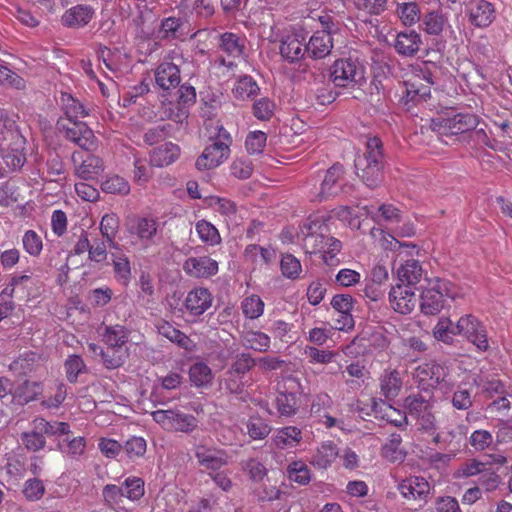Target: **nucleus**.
<instances>
[{
  "instance_id": "obj_54",
  "label": "nucleus",
  "mask_w": 512,
  "mask_h": 512,
  "mask_svg": "<svg viewBox=\"0 0 512 512\" xmlns=\"http://www.w3.org/2000/svg\"><path fill=\"white\" fill-rule=\"evenodd\" d=\"M280 270L283 277L295 280L302 272V265L294 255L288 253L284 254L280 260Z\"/></svg>"
},
{
  "instance_id": "obj_38",
  "label": "nucleus",
  "mask_w": 512,
  "mask_h": 512,
  "mask_svg": "<svg viewBox=\"0 0 512 512\" xmlns=\"http://www.w3.org/2000/svg\"><path fill=\"white\" fill-rule=\"evenodd\" d=\"M204 203L225 221L232 220L236 214V205L228 198L210 195L204 197Z\"/></svg>"
},
{
  "instance_id": "obj_10",
  "label": "nucleus",
  "mask_w": 512,
  "mask_h": 512,
  "mask_svg": "<svg viewBox=\"0 0 512 512\" xmlns=\"http://www.w3.org/2000/svg\"><path fill=\"white\" fill-rule=\"evenodd\" d=\"M478 119L469 113H458L453 116L439 117L432 121V129L439 135H457L475 129Z\"/></svg>"
},
{
  "instance_id": "obj_11",
  "label": "nucleus",
  "mask_w": 512,
  "mask_h": 512,
  "mask_svg": "<svg viewBox=\"0 0 512 512\" xmlns=\"http://www.w3.org/2000/svg\"><path fill=\"white\" fill-rule=\"evenodd\" d=\"M330 76L336 86L347 87L364 79V69L355 60L339 59L331 66Z\"/></svg>"
},
{
  "instance_id": "obj_46",
  "label": "nucleus",
  "mask_w": 512,
  "mask_h": 512,
  "mask_svg": "<svg viewBox=\"0 0 512 512\" xmlns=\"http://www.w3.org/2000/svg\"><path fill=\"white\" fill-rule=\"evenodd\" d=\"M195 231L202 242L210 246L221 243V236L218 229L206 220H200L195 224Z\"/></svg>"
},
{
  "instance_id": "obj_63",
  "label": "nucleus",
  "mask_w": 512,
  "mask_h": 512,
  "mask_svg": "<svg viewBox=\"0 0 512 512\" xmlns=\"http://www.w3.org/2000/svg\"><path fill=\"white\" fill-rule=\"evenodd\" d=\"M124 495L130 501L140 500L145 493L144 481L139 477H128L123 483Z\"/></svg>"
},
{
  "instance_id": "obj_3",
  "label": "nucleus",
  "mask_w": 512,
  "mask_h": 512,
  "mask_svg": "<svg viewBox=\"0 0 512 512\" xmlns=\"http://www.w3.org/2000/svg\"><path fill=\"white\" fill-rule=\"evenodd\" d=\"M382 143L377 137L366 142V153L355 160L359 176L368 187H376L381 182Z\"/></svg>"
},
{
  "instance_id": "obj_42",
  "label": "nucleus",
  "mask_w": 512,
  "mask_h": 512,
  "mask_svg": "<svg viewBox=\"0 0 512 512\" xmlns=\"http://www.w3.org/2000/svg\"><path fill=\"white\" fill-rule=\"evenodd\" d=\"M375 413L381 417L382 419L387 420L389 423L397 426L403 427L407 424L406 415L400 410L392 407L386 402L381 401L380 403H374Z\"/></svg>"
},
{
  "instance_id": "obj_8",
  "label": "nucleus",
  "mask_w": 512,
  "mask_h": 512,
  "mask_svg": "<svg viewBox=\"0 0 512 512\" xmlns=\"http://www.w3.org/2000/svg\"><path fill=\"white\" fill-rule=\"evenodd\" d=\"M325 231L324 222L319 217L310 216L300 225L297 239L303 243L306 252L321 253L328 238Z\"/></svg>"
},
{
  "instance_id": "obj_4",
  "label": "nucleus",
  "mask_w": 512,
  "mask_h": 512,
  "mask_svg": "<svg viewBox=\"0 0 512 512\" xmlns=\"http://www.w3.org/2000/svg\"><path fill=\"white\" fill-rule=\"evenodd\" d=\"M457 287L448 280L435 278L428 281L422 291L420 309L425 315H436L444 306V298L455 299Z\"/></svg>"
},
{
  "instance_id": "obj_57",
  "label": "nucleus",
  "mask_w": 512,
  "mask_h": 512,
  "mask_svg": "<svg viewBox=\"0 0 512 512\" xmlns=\"http://www.w3.org/2000/svg\"><path fill=\"white\" fill-rule=\"evenodd\" d=\"M184 25L180 18L168 17L162 21L160 33L164 38H181L184 35Z\"/></svg>"
},
{
  "instance_id": "obj_13",
  "label": "nucleus",
  "mask_w": 512,
  "mask_h": 512,
  "mask_svg": "<svg viewBox=\"0 0 512 512\" xmlns=\"http://www.w3.org/2000/svg\"><path fill=\"white\" fill-rule=\"evenodd\" d=\"M455 330L458 332V335L466 337L473 343L479 351L487 350L488 339L485 327L474 316H462L456 322Z\"/></svg>"
},
{
  "instance_id": "obj_36",
  "label": "nucleus",
  "mask_w": 512,
  "mask_h": 512,
  "mask_svg": "<svg viewBox=\"0 0 512 512\" xmlns=\"http://www.w3.org/2000/svg\"><path fill=\"white\" fill-rule=\"evenodd\" d=\"M243 257L252 264H270L276 259V251L272 247L250 244L244 249Z\"/></svg>"
},
{
  "instance_id": "obj_1",
  "label": "nucleus",
  "mask_w": 512,
  "mask_h": 512,
  "mask_svg": "<svg viewBox=\"0 0 512 512\" xmlns=\"http://www.w3.org/2000/svg\"><path fill=\"white\" fill-rule=\"evenodd\" d=\"M25 138L16 123L6 114L0 113V153L8 166L18 169L25 162Z\"/></svg>"
},
{
  "instance_id": "obj_28",
  "label": "nucleus",
  "mask_w": 512,
  "mask_h": 512,
  "mask_svg": "<svg viewBox=\"0 0 512 512\" xmlns=\"http://www.w3.org/2000/svg\"><path fill=\"white\" fill-rule=\"evenodd\" d=\"M81 162L76 165V175L84 180H94L104 171L103 160L95 155L87 154L80 157Z\"/></svg>"
},
{
  "instance_id": "obj_22",
  "label": "nucleus",
  "mask_w": 512,
  "mask_h": 512,
  "mask_svg": "<svg viewBox=\"0 0 512 512\" xmlns=\"http://www.w3.org/2000/svg\"><path fill=\"white\" fill-rule=\"evenodd\" d=\"M305 37L301 32L287 34L281 41L280 53L288 61L301 59L306 52Z\"/></svg>"
},
{
  "instance_id": "obj_24",
  "label": "nucleus",
  "mask_w": 512,
  "mask_h": 512,
  "mask_svg": "<svg viewBox=\"0 0 512 512\" xmlns=\"http://www.w3.org/2000/svg\"><path fill=\"white\" fill-rule=\"evenodd\" d=\"M306 52L315 59H321L330 54L333 40L329 30L315 32L306 44Z\"/></svg>"
},
{
  "instance_id": "obj_61",
  "label": "nucleus",
  "mask_w": 512,
  "mask_h": 512,
  "mask_svg": "<svg viewBox=\"0 0 512 512\" xmlns=\"http://www.w3.org/2000/svg\"><path fill=\"white\" fill-rule=\"evenodd\" d=\"M119 229V218L115 213L105 214L100 223V231L107 241L114 245V238Z\"/></svg>"
},
{
  "instance_id": "obj_52",
  "label": "nucleus",
  "mask_w": 512,
  "mask_h": 512,
  "mask_svg": "<svg viewBox=\"0 0 512 512\" xmlns=\"http://www.w3.org/2000/svg\"><path fill=\"white\" fill-rule=\"evenodd\" d=\"M244 345L255 351L265 352L270 347V337L260 331H247L243 334Z\"/></svg>"
},
{
  "instance_id": "obj_25",
  "label": "nucleus",
  "mask_w": 512,
  "mask_h": 512,
  "mask_svg": "<svg viewBox=\"0 0 512 512\" xmlns=\"http://www.w3.org/2000/svg\"><path fill=\"white\" fill-rule=\"evenodd\" d=\"M343 176V166L340 164H335L331 168H329L325 177L321 183L320 190L311 196L312 201H323L328 199L330 196L335 195L337 193L336 184Z\"/></svg>"
},
{
  "instance_id": "obj_48",
  "label": "nucleus",
  "mask_w": 512,
  "mask_h": 512,
  "mask_svg": "<svg viewBox=\"0 0 512 512\" xmlns=\"http://www.w3.org/2000/svg\"><path fill=\"white\" fill-rule=\"evenodd\" d=\"M189 377L196 387H207L212 382L213 373L207 364L197 362L190 367Z\"/></svg>"
},
{
  "instance_id": "obj_55",
  "label": "nucleus",
  "mask_w": 512,
  "mask_h": 512,
  "mask_svg": "<svg viewBox=\"0 0 512 512\" xmlns=\"http://www.w3.org/2000/svg\"><path fill=\"white\" fill-rule=\"evenodd\" d=\"M123 451L130 460H136L145 455L147 451V442L143 437L132 436L124 445H122Z\"/></svg>"
},
{
  "instance_id": "obj_26",
  "label": "nucleus",
  "mask_w": 512,
  "mask_h": 512,
  "mask_svg": "<svg viewBox=\"0 0 512 512\" xmlns=\"http://www.w3.org/2000/svg\"><path fill=\"white\" fill-rule=\"evenodd\" d=\"M421 45V36L414 30L398 33L394 42L397 53L405 57H413Z\"/></svg>"
},
{
  "instance_id": "obj_31",
  "label": "nucleus",
  "mask_w": 512,
  "mask_h": 512,
  "mask_svg": "<svg viewBox=\"0 0 512 512\" xmlns=\"http://www.w3.org/2000/svg\"><path fill=\"white\" fill-rule=\"evenodd\" d=\"M158 223L153 218L142 217L137 218L129 227L131 235L139 239L143 244L147 245L156 235Z\"/></svg>"
},
{
  "instance_id": "obj_58",
  "label": "nucleus",
  "mask_w": 512,
  "mask_h": 512,
  "mask_svg": "<svg viewBox=\"0 0 512 512\" xmlns=\"http://www.w3.org/2000/svg\"><path fill=\"white\" fill-rule=\"evenodd\" d=\"M242 312L249 319H257L264 312V302L258 295H250L241 303Z\"/></svg>"
},
{
  "instance_id": "obj_62",
  "label": "nucleus",
  "mask_w": 512,
  "mask_h": 512,
  "mask_svg": "<svg viewBox=\"0 0 512 512\" xmlns=\"http://www.w3.org/2000/svg\"><path fill=\"white\" fill-rule=\"evenodd\" d=\"M23 249L32 257H37L43 249L41 236L34 230H27L22 237Z\"/></svg>"
},
{
  "instance_id": "obj_39",
  "label": "nucleus",
  "mask_w": 512,
  "mask_h": 512,
  "mask_svg": "<svg viewBox=\"0 0 512 512\" xmlns=\"http://www.w3.org/2000/svg\"><path fill=\"white\" fill-rule=\"evenodd\" d=\"M260 88L257 82L248 75L239 77L232 88L233 97L239 101H246L255 97Z\"/></svg>"
},
{
  "instance_id": "obj_53",
  "label": "nucleus",
  "mask_w": 512,
  "mask_h": 512,
  "mask_svg": "<svg viewBox=\"0 0 512 512\" xmlns=\"http://www.w3.org/2000/svg\"><path fill=\"white\" fill-rule=\"evenodd\" d=\"M455 328L456 323H453L449 318H441L433 329V335L437 340L450 344L453 337L458 335Z\"/></svg>"
},
{
  "instance_id": "obj_27",
  "label": "nucleus",
  "mask_w": 512,
  "mask_h": 512,
  "mask_svg": "<svg viewBox=\"0 0 512 512\" xmlns=\"http://www.w3.org/2000/svg\"><path fill=\"white\" fill-rule=\"evenodd\" d=\"M155 80L164 90L176 88L180 83V71L177 65L170 62L161 63L155 71Z\"/></svg>"
},
{
  "instance_id": "obj_2",
  "label": "nucleus",
  "mask_w": 512,
  "mask_h": 512,
  "mask_svg": "<svg viewBox=\"0 0 512 512\" xmlns=\"http://www.w3.org/2000/svg\"><path fill=\"white\" fill-rule=\"evenodd\" d=\"M413 378L420 389H436L444 397H448L454 388V381L449 377L447 369L437 363L419 365L413 373Z\"/></svg>"
},
{
  "instance_id": "obj_30",
  "label": "nucleus",
  "mask_w": 512,
  "mask_h": 512,
  "mask_svg": "<svg viewBox=\"0 0 512 512\" xmlns=\"http://www.w3.org/2000/svg\"><path fill=\"white\" fill-rule=\"evenodd\" d=\"M179 155V147L171 142H166L152 150L150 161L153 166L164 167L172 164Z\"/></svg>"
},
{
  "instance_id": "obj_14",
  "label": "nucleus",
  "mask_w": 512,
  "mask_h": 512,
  "mask_svg": "<svg viewBox=\"0 0 512 512\" xmlns=\"http://www.w3.org/2000/svg\"><path fill=\"white\" fill-rule=\"evenodd\" d=\"M299 387L300 383L293 377H287L283 379L282 384H279L276 406L281 415L291 416L296 413L298 408L296 392Z\"/></svg>"
},
{
  "instance_id": "obj_18",
  "label": "nucleus",
  "mask_w": 512,
  "mask_h": 512,
  "mask_svg": "<svg viewBox=\"0 0 512 512\" xmlns=\"http://www.w3.org/2000/svg\"><path fill=\"white\" fill-rule=\"evenodd\" d=\"M213 296L207 288L196 287L188 292L184 300L185 311L194 317L201 316L211 306Z\"/></svg>"
},
{
  "instance_id": "obj_45",
  "label": "nucleus",
  "mask_w": 512,
  "mask_h": 512,
  "mask_svg": "<svg viewBox=\"0 0 512 512\" xmlns=\"http://www.w3.org/2000/svg\"><path fill=\"white\" fill-rule=\"evenodd\" d=\"M402 438L399 434H391L382 448V455L390 462H402L406 453L400 447Z\"/></svg>"
},
{
  "instance_id": "obj_64",
  "label": "nucleus",
  "mask_w": 512,
  "mask_h": 512,
  "mask_svg": "<svg viewBox=\"0 0 512 512\" xmlns=\"http://www.w3.org/2000/svg\"><path fill=\"white\" fill-rule=\"evenodd\" d=\"M267 141V135L263 131L250 132L245 141V147L249 154H260L263 152Z\"/></svg>"
},
{
  "instance_id": "obj_59",
  "label": "nucleus",
  "mask_w": 512,
  "mask_h": 512,
  "mask_svg": "<svg viewBox=\"0 0 512 512\" xmlns=\"http://www.w3.org/2000/svg\"><path fill=\"white\" fill-rule=\"evenodd\" d=\"M101 187L104 192L111 194L127 195L130 192L128 181L118 175L108 176Z\"/></svg>"
},
{
  "instance_id": "obj_33",
  "label": "nucleus",
  "mask_w": 512,
  "mask_h": 512,
  "mask_svg": "<svg viewBox=\"0 0 512 512\" xmlns=\"http://www.w3.org/2000/svg\"><path fill=\"white\" fill-rule=\"evenodd\" d=\"M366 214L370 216L375 222L387 223V224H396L401 222V213L400 211L394 207L393 205L383 204L379 207H363Z\"/></svg>"
},
{
  "instance_id": "obj_47",
  "label": "nucleus",
  "mask_w": 512,
  "mask_h": 512,
  "mask_svg": "<svg viewBox=\"0 0 512 512\" xmlns=\"http://www.w3.org/2000/svg\"><path fill=\"white\" fill-rule=\"evenodd\" d=\"M102 496L105 503L116 512H123L124 507L122 506L124 495V489L121 486L115 484H107L103 487Z\"/></svg>"
},
{
  "instance_id": "obj_17",
  "label": "nucleus",
  "mask_w": 512,
  "mask_h": 512,
  "mask_svg": "<svg viewBox=\"0 0 512 512\" xmlns=\"http://www.w3.org/2000/svg\"><path fill=\"white\" fill-rule=\"evenodd\" d=\"M389 302L394 311L409 314L416 305L415 292L409 286L397 284L389 292Z\"/></svg>"
},
{
  "instance_id": "obj_15",
  "label": "nucleus",
  "mask_w": 512,
  "mask_h": 512,
  "mask_svg": "<svg viewBox=\"0 0 512 512\" xmlns=\"http://www.w3.org/2000/svg\"><path fill=\"white\" fill-rule=\"evenodd\" d=\"M396 488L404 499L425 503L428 501L431 491L429 482L422 476H409L401 479Z\"/></svg>"
},
{
  "instance_id": "obj_41",
  "label": "nucleus",
  "mask_w": 512,
  "mask_h": 512,
  "mask_svg": "<svg viewBox=\"0 0 512 512\" xmlns=\"http://www.w3.org/2000/svg\"><path fill=\"white\" fill-rule=\"evenodd\" d=\"M381 393L387 399H393L398 396L401 387L402 380L400 374L396 370L385 371L380 379Z\"/></svg>"
},
{
  "instance_id": "obj_37",
  "label": "nucleus",
  "mask_w": 512,
  "mask_h": 512,
  "mask_svg": "<svg viewBox=\"0 0 512 512\" xmlns=\"http://www.w3.org/2000/svg\"><path fill=\"white\" fill-rule=\"evenodd\" d=\"M338 455L339 452L335 444L330 441L323 442L313 454L310 463L319 469H326L331 466Z\"/></svg>"
},
{
  "instance_id": "obj_32",
  "label": "nucleus",
  "mask_w": 512,
  "mask_h": 512,
  "mask_svg": "<svg viewBox=\"0 0 512 512\" xmlns=\"http://www.w3.org/2000/svg\"><path fill=\"white\" fill-rule=\"evenodd\" d=\"M423 270L418 260L407 259L397 269L398 280L406 286L415 285L422 279Z\"/></svg>"
},
{
  "instance_id": "obj_5",
  "label": "nucleus",
  "mask_w": 512,
  "mask_h": 512,
  "mask_svg": "<svg viewBox=\"0 0 512 512\" xmlns=\"http://www.w3.org/2000/svg\"><path fill=\"white\" fill-rule=\"evenodd\" d=\"M129 332L121 325L106 326L102 334L103 342L108 346L107 352H101L105 366L109 369L120 367L128 357V349L125 344L128 341Z\"/></svg>"
},
{
  "instance_id": "obj_43",
  "label": "nucleus",
  "mask_w": 512,
  "mask_h": 512,
  "mask_svg": "<svg viewBox=\"0 0 512 512\" xmlns=\"http://www.w3.org/2000/svg\"><path fill=\"white\" fill-rule=\"evenodd\" d=\"M158 333L169 339L171 342L178 344L180 347L188 349L191 345V340L183 332L176 329L172 324L166 321H161L157 325Z\"/></svg>"
},
{
  "instance_id": "obj_20",
  "label": "nucleus",
  "mask_w": 512,
  "mask_h": 512,
  "mask_svg": "<svg viewBox=\"0 0 512 512\" xmlns=\"http://www.w3.org/2000/svg\"><path fill=\"white\" fill-rule=\"evenodd\" d=\"M186 274L195 278H208L218 272V263L208 256L190 257L183 264Z\"/></svg>"
},
{
  "instance_id": "obj_12",
  "label": "nucleus",
  "mask_w": 512,
  "mask_h": 512,
  "mask_svg": "<svg viewBox=\"0 0 512 512\" xmlns=\"http://www.w3.org/2000/svg\"><path fill=\"white\" fill-rule=\"evenodd\" d=\"M58 129L64 132L67 139L76 143L85 150H93L97 146L93 131L81 121H72L66 124L64 120L58 122Z\"/></svg>"
},
{
  "instance_id": "obj_6",
  "label": "nucleus",
  "mask_w": 512,
  "mask_h": 512,
  "mask_svg": "<svg viewBox=\"0 0 512 512\" xmlns=\"http://www.w3.org/2000/svg\"><path fill=\"white\" fill-rule=\"evenodd\" d=\"M232 139L223 128H219L215 141L206 146L196 160V168L200 171L211 170L219 167L230 155Z\"/></svg>"
},
{
  "instance_id": "obj_7",
  "label": "nucleus",
  "mask_w": 512,
  "mask_h": 512,
  "mask_svg": "<svg viewBox=\"0 0 512 512\" xmlns=\"http://www.w3.org/2000/svg\"><path fill=\"white\" fill-rule=\"evenodd\" d=\"M152 419L169 432L192 433L198 426L196 417L177 409H158L151 413Z\"/></svg>"
},
{
  "instance_id": "obj_51",
  "label": "nucleus",
  "mask_w": 512,
  "mask_h": 512,
  "mask_svg": "<svg viewBox=\"0 0 512 512\" xmlns=\"http://www.w3.org/2000/svg\"><path fill=\"white\" fill-rule=\"evenodd\" d=\"M32 426L38 431L42 432L43 435L54 436V435H66L70 432L69 424L65 422H48L43 418H37L33 421Z\"/></svg>"
},
{
  "instance_id": "obj_16",
  "label": "nucleus",
  "mask_w": 512,
  "mask_h": 512,
  "mask_svg": "<svg viewBox=\"0 0 512 512\" xmlns=\"http://www.w3.org/2000/svg\"><path fill=\"white\" fill-rule=\"evenodd\" d=\"M199 466L205 470H218L229 462V457L224 450L215 447L198 444L193 449Z\"/></svg>"
},
{
  "instance_id": "obj_44",
  "label": "nucleus",
  "mask_w": 512,
  "mask_h": 512,
  "mask_svg": "<svg viewBox=\"0 0 512 512\" xmlns=\"http://www.w3.org/2000/svg\"><path fill=\"white\" fill-rule=\"evenodd\" d=\"M61 103L69 122L78 121L88 115L85 107L77 99L73 98L70 94L63 93L61 96Z\"/></svg>"
},
{
  "instance_id": "obj_40",
  "label": "nucleus",
  "mask_w": 512,
  "mask_h": 512,
  "mask_svg": "<svg viewBox=\"0 0 512 512\" xmlns=\"http://www.w3.org/2000/svg\"><path fill=\"white\" fill-rule=\"evenodd\" d=\"M446 27L451 28L448 17L441 11H431L423 17V29L429 35H439Z\"/></svg>"
},
{
  "instance_id": "obj_35",
  "label": "nucleus",
  "mask_w": 512,
  "mask_h": 512,
  "mask_svg": "<svg viewBox=\"0 0 512 512\" xmlns=\"http://www.w3.org/2000/svg\"><path fill=\"white\" fill-rule=\"evenodd\" d=\"M275 446L279 449H290L296 447L302 440V432L295 426H287L278 429L273 438Z\"/></svg>"
},
{
  "instance_id": "obj_29",
  "label": "nucleus",
  "mask_w": 512,
  "mask_h": 512,
  "mask_svg": "<svg viewBox=\"0 0 512 512\" xmlns=\"http://www.w3.org/2000/svg\"><path fill=\"white\" fill-rule=\"evenodd\" d=\"M94 15V10L87 5H76L68 9L62 16L65 26L80 28L87 25Z\"/></svg>"
},
{
  "instance_id": "obj_23",
  "label": "nucleus",
  "mask_w": 512,
  "mask_h": 512,
  "mask_svg": "<svg viewBox=\"0 0 512 512\" xmlns=\"http://www.w3.org/2000/svg\"><path fill=\"white\" fill-rule=\"evenodd\" d=\"M406 406L411 415L415 416L425 430L434 428V416L430 412V404L422 396H410L406 399Z\"/></svg>"
},
{
  "instance_id": "obj_56",
  "label": "nucleus",
  "mask_w": 512,
  "mask_h": 512,
  "mask_svg": "<svg viewBox=\"0 0 512 512\" xmlns=\"http://www.w3.org/2000/svg\"><path fill=\"white\" fill-rule=\"evenodd\" d=\"M288 478L301 485H306L311 480L310 470L303 461H294L287 467Z\"/></svg>"
},
{
  "instance_id": "obj_21",
  "label": "nucleus",
  "mask_w": 512,
  "mask_h": 512,
  "mask_svg": "<svg viewBox=\"0 0 512 512\" xmlns=\"http://www.w3.org/2000/svg\"><path fill=\"white\" fill-rule=\"evenodd\" d=\"M372 238L379 246L385 250H396L399 249L398 256L406 254L407 256H413L418 253V248L412 243L399 242L392 235L384 232L380 228H372L370 232Z\"/></svg>"
},
{
  "instance_id": "obj_60",
  "label": "nucleus",
  "mask_w": 512,
  "mask_h": 512,
  "mask_svg": "<svg viewBox=\"0 0 512 512\" xmlns=\"http://www.w3.org/2000/svg\"><path fill=\"white\" fill-rule=\"evenodd\" d=\"M64 368L67 380L71 383L76 382L78 376L87 371V367L79 355H70L64 363Z\"/></svg>"
},
{
  "instance_id": "obj_34",
  "label": "nucleus",
  "mask_w": 512,
  "mask_h": 512,
  "mask_svg": "<svg viewBox=\"0 0 512 512\" xmlns=\"http://www.w3.org/2000/svg\"><path fill=\"white\" fill-rule=\"evenodd\" d=\"M246 38L232 32L220 36V48L230 57L241 58L244 54Z\"/></svg>"
},
{
  "instance_id": "obj_19",
  "label": "nucleus",
  "mask_w": 512,
  "mask_h": 512,
  "mask_svg": "<svg viewBox=\"0 0 512 512\" xmlns=\"http://www.w3.org/2000/svg\"><path fill=\"white\" fill-rule=\"evenodd\" d=\"M466 11L470 22L479 28L488 27L495 19V8L486 0H470Z\"/></svg>"
},
{
  "instance_id": "obj_49",
  "label": "nucleus",
  "mask_w": 512,
  "mask_h": 512,
  "mask_svg": "<svg viewBox=\"0 0 512 512\" xmlns=\"http://www.w3.org/2000/svg\"><path fill=\"white\" fill-rule=\"evenodd\" d=\"M396 14L404 26H413L420 20V9L415 2L397 3Z\"/></svg>"
},
{
  "instance_id": "obj_9",
  "label": "nucleus",
  "mask_w": 512,
  "mask_h": 512,
  "mask_svg": "<svg viewBox=\"0 0 512 512\" xmlns=\"http://www.w3.org/2000/svg\"><path fill=\"white\" fill-rule=\"evenodd\" d=\"M413 77L405 81L407 101L425 100L430 95V85L433 84L432 74L428 64L423 62L413 66Z\"/></svg>"
},
{
  "instance_id": "obj_50",
  "label": "nucleus",
  "mask_w": 512,
  "mask_h": 512,
  "mask_svg": "<svg viewBox=\"0 0 512 512\" xmlns=\"http://www.w3.org/2000/svg\"><path fill=\"white\" fill-rule=\"evenodd\" d=\"M113 270L116 280L123 286H128L131 280V266L127 256L112 255Z\"/></svg>"
}]
</instances>
